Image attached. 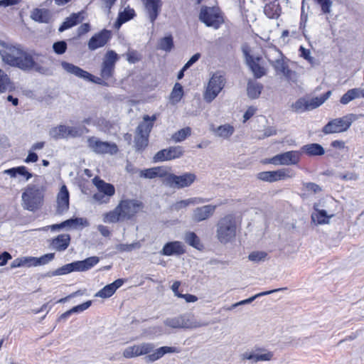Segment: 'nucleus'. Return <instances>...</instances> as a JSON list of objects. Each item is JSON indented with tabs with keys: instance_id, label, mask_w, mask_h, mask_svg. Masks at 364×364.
<instances>
[{
	"instance_id": "obj_7",
	"label": "nucleus",
	"mask_w": 364,
	"mask_h": 364,
	"mask_svg": "<svg viewBox=\"0 0 364 364\" xmlns=\"http://www.w3.org/2000/svg\"><path fill=\"white\" fill-rule=\"evenodd\" d=\"M226 83L224 75L220 72L214 73L210 77L203 92V99L208 102H213L223 90Z\"/></svg>"
},
{
	"instance_id": "obj_8",
	"label": "nucleus",
	"mask_w": 364,
	"mask_h": 364,
	"mask_svg": "<svg viewBox=\"0 0 364 364\" xmlns=\"http://www.w3.org/2000/svg\"><path fill=\"white\" fill-rule=\"evenodd\" d=\"M357 119L355 114H348L342 117L333 119L323 127L322 132L325 134L345 132Z\"/></svg>"
},
{
	"instance_id": "obj_59",
	"label": "nucleus",
	"mask_w": 364,
	"mask_h": 364,
	"mask_svg": "<svg viewBox=\"0 0 364 364\" xmlns=\"http://www.w3.org/2000/svg\"><path fill=\"white\" fill-rule=\"evenodd\" d=\"M53 49L56 54L62 55L66 51L67 43L64 41L55 42L53 45Z\"/></svg>"
},
{
	"instance_id": "obj_36",
	"label": "nucleus",
	"mask_w": 364,
	"mask_h": 364,
	"mask_svg": "<svg viewBox=\"0 0 364 364\" xmlns=\"http://www.w3.org/2000/svg\"><path fill=\"white\" fill-rule=\"evenodd\" d=\"M262 89L263 85L257 81L250 80L247 82V92L248 97L251 99H257L259 97Z\"/></svg>"
},
{
	"instance_id": "obj_40",
	"label": "nucleus",
	"mask_w": 364,
	"mask_h": 364,
	"mask_svg": "<svg viewBox=\"0 0 364 364\" xmlns=\"http://www.w3.org/2000/svg\"><path fill=\"white\" fill-rule=\"evenodd\" d=\"M331 91L329 90L320 97H315L309 100L307 99L309 110L316 109L323 104L331 97Z\"/></svg>"
},
{
	"instance_id": "obj_37",
	"label": "nucleus",
	"mask_w": 364,
	"mask_h": 364,
	"mask_svg": "<svg viewBox=\"0 0 364 364\" xmlns=\"http://www.w3.org/2000/svg\"><path fill=\"white\" fill-rule=\"evenodd\" d=\"M212 131L213 132L215 135L218 137L228 139L235 132V128L229 124H225L223 125H220L217 128L213 129Z\"/></svg>"
},
{
	"instance_id": "obj_34",
	"label": "nucleus",
	"mask_w": 364,
	"mask_h": 364,
	"mask_svg": "<svg viewBox=\"0 0 364 364\" xmlns=\"http://www.w3.org/2000/svg\"><path fill=\"white\" fill-rule=\"evenodd\" d=\"M99 261V257L96 256L88 257L84 260L76 261L75 262L76 266V272L87 271L97 264Z\"/></svg>"
},
{
	"instance_id": "obj_47",
	"label": "nucleus",
	"mask_w": 364,
	"mask_h": 364,
	"mask_svg": "<svg viewBox=\"0 0 364 364\" xmlns=\"http://www.w3.org/2000/svg\"><path fill=\"white\" fill-rule=\"evenodd\" d=\"M184 240L189 245L200 250L202 247L199 237L193 232H188L185 234Z\"/></svg>"
},
{
	"instance_id": "obj_14",
	"label": "nucleus",
	"mask_w": 364,
	"mask_h": 364,
	"mask_svg": "<svg viewBox=\"0 0 364 364\" xmlns=\"http://www.w3.org/2000/svg\"><path fill=\"white\" fill-rule=\"evenodd\" d=\"M119 60V55L117 53L112 50H107L102 58L101 64L100 75L104 80H109L112 77L115 64Z\"/></svg>"
},
{
	"instance_id": "obj_53",
	"label": "nucleus",
	"mask_w": 364,
	"mask_h": 364,
	"mask_svg": "<svg viewBox=\"0 0 364 364\" xmlns=\"http://www.w3.org/2000/svg\"><path fill=\"white\" fill-rule=\"evenodd\" d=\"M135 146L138 151L144 149L149 142V136L143 134H136L135 137Z\"/></svg>"
},
{
	"instance_id": "obj_27",
	"label": "nucleus",
	"mask_w": 364,
	"mask_h": 364,
	"mask_svg": "<svg viewBox=\"0 0 364 364\" xmlns=\"http://www.w3.org/2000/svg\"><path fill=\"white\" fill-rule=\"evenodd\" d=\"M92 181L97 190L100 193L109 197H112L115 194L114 186L111 183L105 182L100 177L95 176L92 178Z\"/></svg>"
},
{
	"instance_id": "obj_49",
	"label": "nucleus",
	"mask_w": 364,
	"mask_h": 364,
	"mask_svg": "<svg viewBox=\"0 0 364 364\" xmlns=\"http://www.w3.org/2000/svg\"><path fill=\"white\" fill-rule=\"evenodd\" d=\"M85 131L87 132L88 130L82 127L66 126V139L80 136L84 134Z\"/></svg>"
},
{
	"instance_id": "obj_61",
	"label": "nucleus",
	"mask_w": 364,
	"mask_h": 364,
	"mask_svg": "<svg viewBox=\"0 0 364 364\" xmlns=\"http://www.w3.org/2000/svg\"><path fill=\"white\" fill-rule=\"evenodd\" d=\"M299 51L301 53V56H302L304 59L309 61L311 64H313L314 62V58L311 55V51L309 49L305 48L303 46H300Z\"/></svg>"
},
{
	"instance_id": "obj_29",
	"label": "nucleus",
	"mask_w": 364,
	"mask_h": 364,
	"mask_svg": "<svg viewBox=\"0 0 364 364\" xmlns=\"http://www.w3.org/2000/svg\"><path fill=\"white\" fill-rule=\"evenodd\" d=\"M84 226L87 227L89 225V223L85 218H75L67 220L60 224L53 225L50 228L52 230H55L57 229H61L66 227L70 228H77V226Z\"/></svg>"
},
{
	"instance_id": "obj_10",
	"label": "nucleus",
	"mask_w": 364,
	"mask_h": 364,
	"mask_svg": "<svg viewBox=\"0 0 364 364\" xmlns=\"http://www.w3.org/2000/svg\"><path fill=\"white\" fill-rule=\"evenodd\" d=\"M196 180V175L193 173L186 172L177 176L168 172V176L163 180V183L171 188L181 189L190 187Z\"/></svg>"
},
{
	"instance_id": "obj_1",
	"label": "nucleus",
	"mask_w": 364,
	"mask_h": 364,
	"mask_svg": "<svg viewBox=\"0 0 364 364\" xmlns=\"http://www.w3.org/2000/svg\"><path fill=\"white\" fill-rule=\"evenodd\" d=\"M0 55L2 61L12 67L23 71H34L42 75H48L49 69L46 66V57L34 51L23 50L20 46L1 43Z\"/></svg>"
},
{
	"instance_id": "obj_28",
	"label": "nucleus",
	"mask_w": 364,
	"mask_h": 364,
	"mask_svg": "<svg viewBox=\"0 0 364 364\" xmlns=\"http://www.w3.org/2000/svg\"><path fill=\"white\" fill-rule=\"evenodd\" d=\"M2 174L9 176L11 178H14L21 176L23 178L24 181H28L33 176V174L30 173L24 166L6 169L2 172Z\"/></svg>"
},
{
	"instance_id": "obj_30",
	"label": "nucleus",
	"mask_w": 364,
	"mask_h": 364,
	"mask_svg": "<svg viewBox=\"0 0 364 364\" xmlns=\"http://www.w3.org/2000/svg\"><path fill=\"white\" fill-rule=\"evenodd\" d=\"M156 120V116L154 114L152 117L149 115H144L143 117V122H141L136 128V134H143L148 136L151 132L154 122Z\"/></svg>"
},
{
	"instance_id": "obj_54",
	"label": "nucleus",
	"mask_w": 364,
	"mask_h": 364,
	"mask_svg": "<svg viewBox=\"0 0 364 364\" xmlns=\"http://www.w3.org/2000/svg\"><path fill=\"white\" fill-rule=\"evenodd\" d=\"M54 253H48L40 257H34V267L45 265L54 259Z\"/></svg>"
},
{
	"instance_id": "obj_58",
	"label": "nucleus",
	"mask_w": 364,
	"mask_h": 364,
	"mask_svg": "<svg viewBox=\"0 0 364 364\" xmlns=\"http://www.w3.org/2000/svg\"><path fill=\"white\" fill-rule=\"evenodd\" d=\"M127 60L129 63L134 64L141 60V55L134 50H129L126 53Z\"/></svg>"
},
{
	"instance_id": "obj_64",
	"label": "nucleus",
	"mask_w": 364,
	"mask_h": 364,
	"mask_svg": "<svg viewBox=\"0 0 364 364\" xmlns=\"http://www.w3.org/2000/svg\"><path fill=\"white\" fill-rule=\"evenodd\" d=\"M21 267H34V257H21Z\"/></svg>"
},
{
	"instance_id": "obj_12",
	"label": "nucleus",
	"mask_w": 364,
	"mask_h": 364,
	"mask_svg": "<svg viewBox=\"0 0 364 364\" xmlns=\"http://www.w3.org/2000/svg\"><path fill=\"white\" fill-rule=\"evenodd\" d=\"M242 53L245 55L246 63L251 69L254 75L259 78L265 74V70L261 65L262 58L259 55H255L249 46L245 45L242 46Z\"/></svg>"
},
{
	"instance_id": "obj_6",
	"label": "nucleus",
	"mask_w": 364,
	"mask_h": 364,
	"mask_svg": "<svg viewBox=\"0 0 364 364\" xmlns=\"http://www.w3.org/2000/svg\"><path fill=\"white\" fill-rule=\"evenodd\" d=\"M164 323L166 326L172 328H197L208 325V323L198 321L191 314L167 318L164 321Z\"/></svg>"
},
{
	"instance_id": "obj_15",
	"label": "nucleus",
	"mask_w": 364,
	"mask_h": 364,
	"mask_svg": "<svg viewBox=\"0 0 364 364\" xmlns=\"http://www.w3.org/2000/svg\"><path fill=\"white\" fill-rule=\"evenodd\" d=\"M274 357L273 352L259 346H255L241 355L242 360H247L252 363L269 361Z\"/></svg>"
},
{
	"instance_id": "obj_38",
	"label": "nucleus",
	"mask_w": 364,
	"mask_h": 364,
	"mask_svg": "<svg viewBox=\"0 0 364 364\" xmlns=\"http://www.w3.org/2000/svg\"><path fill=\"white\" fill-rule=\"evenodd\" d=\"M301 151L309 156H322L325 154L324 149L318 144H309L301 147Z\"/></svg>"
},
{
	"instance_id": "obj_18",
	"label": "nucleus",
	"mask_w": 364,
	"mask_h": 364,
	"mask_svg": "<svg viewBox=\"0 0 364 364\" xmlns=\"http://www.w3.org/2000/svg\"><path fill=\"white\" fill-rule=\"evenodd\" d=\"M183 154V149L181 146H171L158 151L154 156V160L155 162L172 160L181 157Z\"/></svg>"
},
{
	"instance_id": "obj_51",
	"label": "nucleus",
	"mask_w": 364,
	"mask_h": 364,
	"mask_svg": "<svg viewBox=\"0 0 364 364\" xmlns=\"http://www.w3.org/2000/svg\"><path fill=\"white\" fill-rule=\"evenodd\" d=\"M173 46V41L172 36H168L160 39L158 45V48L166 52L171 51Z\"/></svg>"
},
{
	"instance_id": "obj_39",
	"label": "nucleus",
	"mask_w": 364,
	"mask_h": 364,
	"mask_svg": "<svg viewBox=\"0 0 364 364\" xmlns=\"http://www.w3.org/2000/svg\"><path fill=\"white\" fill-rule=\"evenodd\" d=\"M14 88V84L9 75L0 69V93L11 91Z\"/></svg>"
},
{
	"instance_id": "obj_56",
	"label": "nucleus",
	"mask_w": 364,
	"mask_h": 364,
	"mask_svg": "<svg viewBox=\"0 0 364 364\" xmlns=\"http://www.w3.org/2000/svg\"><path fill=\"white\" fill-rule=\"evenodd\" d=\"M111 198L112 197L106 196L98 191L97 193H94L92 197V200L99 205L109 203L110 202Z\"/></svg>"
},
{
	"instance_id": "obj_5",
	"label": "nucleus",
	"mask_w": 364,
	"mask_h": 364,
	"mask_svg": "<svg viewBox=\"0 0 364 364\" xmlns=\"http://www.w3.org/2000/svg\"><path fill=\"white\" fill-rule=\"evenodd\" d=\"M240 228V223L232 214L221 218L216 224L215 237L222 244L234 242Z\"/></svg>"
},
{
	"instance_id": "obj_16",
	"label": "nucleus",
	"mask_w": 364,
	"mask_h": 364,
	"mask_svg": "<svg viewBox=\"0 0 364 364\" xmlns=\"http://www.w3.org/2000/svg\"><path fill=\"white\" fill-rule=\"evenodd\" d=\"M301 154L297 151H289L284 152L270 158L267 163L275 166L296 165L300 161Z\"/></svg>"
},
{
	"instance_id": "obj_2",
	"label": "nucleus",
	"mask_w": 364,
	"mask_h": 364,
	"mask_svg": "<svg viewBox=\"0 0 364 364\" xmlns=\"http://www.w3.org/2000/svg\"><path fill=\"white\" fill-rule=\"evenodd\" d=\"M45 179L36 176L33 183L28 184L22 191L21 205L23 209L35 212L43 205L46 192Z\"/></svg>"
},
{
	"instance_id": "obj_19",
	"label": "nucleus",
	"mask_w": 364,
	"mask_h": 364,
	"mask_svg": "<svg viewBox=\"0 0 364 364\" xmlns=\"http://www.w3.org/2000/svg\"><path fill=\"white\" fill-rule=\"evenodd\" d=\"M216 205H205L196 208L192 213L191 220L194 223H200L209 219L214 214Z\"/></svg>"
},
{
	"instance_id": "obj_42",
	"label": "nucleus",
	"mask_w": 364,
	"mask_h": 364,
	"mask_svg": "<svg viewBox=\"0 0 364 364\" xmlns=\"http://www.w3.org/2000/svg\"><path fill=\"white\" fill-rule=\"evenodd\" d=\"M80 14H72L69 17L66 18L65 21L60 26L58 31L59 32H63L68 28H72L73 26L77 25L80 22Z\"/></svg>"
},
{
	"instance_id": "obj_60",
	"label": "nucleus",
	"mask_w": 364,
	"mask_h": 364,
	"mask_svg": "<svg viewBox=\"0 0 364 364\" xmlns=\"http://www.w3.org/2000/svg\"><path fill=\"white\" fill-rule=\"evenodd\" d=\"M139 244L134 242L132 244H119L117 245L116 249L119 252H131L134 249L139 248Z\"/></svg>"
},
{
	"instance_id": "obj_3",
	"label": "nucleus",
	"mask_w": 364,
	"mask_h": 364,
	"mask_svg": "<svg viewBox=\"0 0 364 364\" xmlns=\"http://www.w3.org/2000/svg\"><path fill=\"white\" fill-rule=\"evenodd\" d=\"M154 346L150 343H141L127 347L122 353L125 358L146 355L145 360L152 363L158 360L167 353H179L180 350L173 346H162L154 350Z\"/></svg>"
},
{
	"instance_id": "obj_4",
	"label": "nucleus",
	"mask_w": 364,
	"mask_h": 364,
	"mask_svg": "<svg viewBox=\"0 0 364 364\" xmlns=\"http://www.w3.org/2000/svg\"><path fill=\"white\" fill-rule=\"evenodd\" d=\"M143 207L142 202L139 200L122 199L114 209L102 215V220L105 223H117L128 220L142 210Z\"/></svg>"
},
{
	"instance_id": "obj_44",
	"label": "nucleus",
	"mask_w": 364,
	"mask_h": 364,
	"mask_svg": "<svg viewBox=\"0 0 364 364\" xmlns=\"http://www.w3.org/2000/svg\"><path fill=\"white\" fill-rule=\"evenodd\" d=\"M183 95V87L180 83H176L170 95V101L173 105L177 104Z\"/></svg>"
},
{
	"instance_id": "obj_23",
	"label": "nucleus",
	"mask_w": 364,
	"mask_h": 364,
	"mask_svg": "<svg viewBox=\"0 0 364 364\" xmlns=\"http://www.w3.org/2000/svg\"><path fill=\"white\" fill-rule=\"evenodd\" d=\"M69 208V192L65 185H63L57 195V212L60 214Z\"/></svg>"
},
{
	"instance_id": "obj_25",
	"label": "nucleus",
	"mask_w": 364,
	"mask_h": 364,
	"mask_svg": "<svg viewBox=\"0 0 364 364\" xmlns=\"http://www.w3.org/2000/svg\"><path fill=\"white\" fill-rule=\"evenodd\" d=\"M185 252L184 247L182 242L179 241L169 242L164 245L160 253L165 256H171L173 255H181Z\"/></svg>"
},
{
	"instance_id": "obj_50",
	"label": "nucleus",
	"mask_w": 364,
	"mask_h": 364,
	"mask_svg": "<svg viewBox=\"0 0 364 364\" xmlns=\"http://www.w3.org/2000/svg\"><path fill=\"white\" fill-rule=\"evenodd\" d=\"M279 289H274V290H270V291H263V292L257 294L255 296H252L250 297L249 299H245V300H242V301H240L239 302H237V303H235V304H232L230 306V307H231V309L232 310V309H234L235 308H236V307H237L239 306L250 304L255 299H257V298H258L259 296L270 294H272L273 292L277 291Z\"/></svg>"
},
{
	"instance_id": "obj_31",
	"label": "nucleus",
	"mask_w": 364,
	"mask_h": 364,
	"mask_svg": "<svg viewBox=\"0 0 364 364\" xmlns=\"http://www.w3.org/2000/svg\"><path fill=\"white\" fill-rule=\"evenodd\" d=\"M207 200L203 198L200 197H194V198H190L185 200H181L179 201H177L172 204L171 208L172 210L174 211H179L182 209L186 208L189 205H194L197 204H200L206 202Z\"/></svg>"
},
{
	"instance_id": "obj_22",
	"label": "nucleus",
	"mask_w": 364,
	"mask_h": 364,
	"mask_svg": "<svg viewBox=\"0 0 364 364\" xmlns=\"http://www.w3.org/2000/svg\"><path fill=\"white\" fill-rule=\"evenodd\" d=\"M334 216L333 213H327L325 210H321L315 204L314 205V212L311 213V220L316 225L328 224L330 220Z\"/></svg>"
},
{
	"instance_id": "obj_46",
	"label": "nucleus",
	"mask_w": 364,
	"mask_h": 364,
	"mask_svg": "<svg viewBox=\"0 0 364 364\" xmlns=\"http://www.w3.org/2000/svg\"><path fill=\"white\" fill-rule=\"evenodd\" d=\"M291 107L292 111L297 113H301L309 110L307 99L304 97H301L297 100L291 105Z\"/></svg>"
},
{
	"instance_id": "obj_35",
	"label": "nucleus",
	"mask_w": 364,
	"mask_h": 364,
	"mask_svg": "<svg viewBox=\"0 0 364 364\" xmlns=\"http://www.w3.org/2000/svg\"><path fill=\"white\" fill-rule=\"evenodd\" d=\"M31 18L40 23H48L51 19V15L47 9H35L31 14Z\"/></svg>"
},
{
	"instance_id": "obj_63",
	"label": "nucleus",
	"mask_w": 364,
	"mask_h": 364,
	"mask_svg": "<svg viewBox=\"0 0 364 364\" xmlns=\"http://www.w3.org/2000/svg\"><path fill=\"white\" fill-rule=\"evenodd\" d=\"M91 304H92V301H87L82 304L75 306L70 309H71V311L73 314L79 313V312H82V311L87 309L91 306Z\"/></svg>"
},
{
	"instance_id": "obj_57",
	"label": "nucleus",
	"mask_w": 364,
	"mask_h": 364,
	"mask_svg": "<svg viewBox=\"0 0 364 364\" xmlns=\"http://www.w3.org/2000/svg\"><path fill=\"white\" fill-rule=\"evenodd\" d=\"M267 256V254L265 252L254 251L249 255L248 258L250 261L259 262L261 261H264Z\"/></svg>"
},
{
	"instance_id": "obj_52",
	"label": "nucleus",
	"mask_w": 364,
	"mask_h": 364,
	"mask_svg": "<svg viewBox=\"0 0 364 364\" xmlns=\"http://www.w3.org/2000/svg\"><path fill=\"white\" fill-rule=\"evenodd\" d=\"M191 129L190 127H186L176 132L172 136V139L176 142H180L183 141L187 136H190Z\"/></svg>"
},
{
	"instance_id": "obj_32",
	"label": "nucleus",
	"mask_w": 364,
	"mask_h": 364,
	"mask_svg": "<svg viewBox=\"0 0 364 364\" xmlns=\"http://www.w3.org/2000/svg\"><path fill=\"white\" fill-rule=\"evenodd\" d=\"M70 237L68 234H61L54 238L51 242L53 249L57 251H64L69 246Z\"/></svg>"
},
{
	"instance_id": "obj_9",
	"label": "nucleus",
	"mask_w": 364,
	"mask_h": 364,
	"mask_svg": "<svg viewBox=\"0 0 364 364\" xmlns=\"http://www.w3.org/2000/svg\"><path fill=\"white\" fill-rule=\"evenodd\" d=\"M198 18L206 26L215 29L219 28L224 22L220 9L216 7L202 6Z\"/></svg>"
},
{
	"instance_id": "obj_45",
	"label": "nucleus",
	"mask_w": 364,
	"mask_h": 364,
	"mask_svg": "<svg viewBox=\"0 0 364 364\" xmlns=\"http://www.w3.org/2000/svg\"><path fill=\"white\" fill-rule=\"evenodd\" d=\"M49 135L54 139H66V125H58L49 131Z\"/></svg>"
},
{
	"instance_id": "obj_41",
	"label": "nucleus",
	"mask_w": 364,
	"mask_h": 364,
	"mask_svg": "<svg viewBox=\"0 0 364 364\" xmlns=\"http://www.w3.org/2000/svg\"><path fill=\"white\" fill-rule=\"evenodd\" d=\"M134 16V10L129 8V6L126 7L123 11L119 12L117 20L116 21V26H121L122 23L133 18Z\"/></svg>"
},
{
	"instance_id": "obj_55",
	"label": "nucleus",
	"mask_w": 364,
	"mask_h": 364,
	"mask_svg": "<svg viewBox=\"0 0 364 364\" xmlns=\"http://www.w3.org/2000/svg\"><path fill=\"white\" fill-rule=\"evenodd\" d=\"M303 190L308 194H316L322 191L318 184L311 182L303 183Z\"/></svg>"
},
{
	"instance_id": "obj_33",
	"label": "nucleus",
	"mask_w": 364,
	"mask_h": 364,
	"mask_svg": "<svg viewBox=\"0 0 364 364\" xmlns=\"http://www.w3.org/2000/svg\"><path fill=\"white\" fill-rule=\"evenodd\" d=\"M145 7L150 21L154 23L161 7V1H146Z\"/></svg>"
},
{
	"instance_id": "obj_24",
	"label": "nucleus",
	"mask_w": 364,
	"mask_h": 364,
	"mask_svg": "<svg viewBox=\"0 0 364 364\" xmlns=\"http://www.w3.org/2000/svg\"><path fill=\"white\" fill-rule=\"evenodd\" d=\"M169 168L165 166H156L146 168L140 171V176L145 178H154L156 177L164 179L168 176Z\"/></svg>"
},
{
	"instance_id": "obj_20",
	"label": "nucleus",
	"mask_w": 364,
	"mask_h": 364,
	"mask_svg": "<svg viewBox=\"0 0 364 364\" xmlns=\"http://www.w3.org/2000/svg\"><path fill=\"white\" fill-rule=\"evenodd\" d=\"M111 38V32L107 30L95 34L88 41L87 46L90 50H95L99 48L103 47Z\"/></svg>"
},
{
	"instance_id": "obj_17",
	"label": "nucleus",
	"mask_w": 364,
	"mask_h": 364,
	"mask_svg": "<svg viewBox=\"0 0 364 364\" xmlns=\"http://www.w3.org/2000/svg\"><path fill=\"white\" fill-rule=\"evenodd\" d=\"M277 58L274 60H269L270 63L278 73H282L287 80L291 81L296 80V74L294 71L289 69L282 54L277 51Z\"/></svg>"
},
{
	"instance_id": "obj_13",
	"label": "nucleus",
	"mask_w": 364,
	"mask_h": 364,
	"mask_svg": "<svg viewBox=\"0 0 364 364\" xmlns=\"http://www.w3.org/2000/svg\"><path fill=\"white\" fill-rule=\"evenodd\" d=\"M295 176V172L287 168L276 171H262L257 173V178L259 180L274 183L279 181H284Z\"/></svg>"
},
{
	"instance_id": "obj_43",
	"label": "nucleus",
	"mask_w": 364,
	"mask_h": 364,
	"mask_svg": "<svg viewBox=\"0 0 364 364\" xmlns=\"http://www.w3.org/2000/svg\"><path fill=\"white\" fill-rule=\"evenodd\" d=\"M359 97H360L359 88L350 89L341 97L340 102L342 105H347L350 102Z\"/></svg>"
},
{
	"instance_id": "obj_11",
	"label": "nucleus",
	"mask_w": 364,
	"mask_h": 364,
	"mask_svg": "<svg viewBox=\"0 0 364 364\" xmlns=\"http://www.w3.org/2000/svg\"><path fill=\"white\" fill-rule=\"evenodd\" d=\"M88 147L97 154L114 155L118 152L115 143L101 141L95 136H90L87 140Z\"/></svg>"
},
{
	"instance_id": "obj_21",
	"label": "nucleus",
	"mask_w": 364,
	"mask_h": 364,
	"mask_svg": "<svg viewBox=\"0 0 364 364\" xmlns=\"http://www.w3.org/2000/svg\"><path fill=\"white\" fill-rule=\"evenodd\" d=\"M60 65L63 69L69 74L73 75L83 80H92V74L82 70L80 67L75 65L73 63H68L66 61H62Z\"/></svg>"
},
{
	"instance_id": "obj_48",
	"label": "nucleus",
	"mask_w": 364,
	"mask_h": 364,
	"mask_svg": "<svg viewBox=\"0 0 364 364\" xmlns=\"http://www.w3.org/2000/svg\"><path fill=\"white\" fill-rule=\"evenodd\" d=\"M72 272H76V266L75 262H73L70 264H65L61 267L56 269L54 272H53L50 274L52 276H59L69 274Z\"/></svg>"
},
{
	"instance_id": "obj_26",
	"label": "nucleus",
	"mask_w": 364,
	"mask_h": 364,
	"mask_svg": "<svg viewBox=\"0 0 364 364\" xmlns=\"http://www.w3.org/2000/svg\"><path fill=\"white\" fill-rule=\"evenodd\" d=\"M124 284L122 279H118L114 282L106 285L101 290L95 294L96 297H100L102 299H107L112 296L118 288H119Z\"/></svg>"
},
{
	"instance_id": "obj_62",
	"label": "nucleus",
	"mask_w": 364,
	"mask_h": 364,
	"mask_svg": "<svg viewBox=\"0 0 364 364\" xmlns=\"http://www.w3.org/2000/svg\"><path fill=\"white\" fill-rule=\"evenodd\" d=\"M317 2L321 5V10L323 13L328 14L331 11V7L332 6V1L331 0H316Z\"/></svg>"
}]
</instances>
